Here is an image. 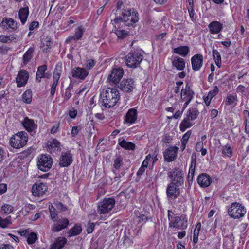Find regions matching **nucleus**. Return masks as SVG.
<instances>
[{
  "label": "nucleus",
  "mask_w": 249,
  "mask_h": 249,
  "mask_svg": "<svg viewBox=\"0 0 249 249\" xmlns=\"http://www.w3.org/2000/svg\"><path fill=\"white\" fill-rule=\"evenodd\" d=\"M143 51L140 49L129 52L125 57L127 67L133 69L138 68L143 59Z\"/></svg>",
  "instance_id": "3"
},
{
  "label": "nucleus",
  "mask_w": 249,
  "mask_h": 249,
  "mask_svg": "<svg viewBox=\"0 0 249 249\" xmlns=\"http://www.w3.org/2000/svg\"><path fill=\"white\" fill-rule=\"evenodd\" d=\"M82 232V227L80 225H75L73 228L70 230L68 232L69 236H76Z\"/></svg>",
  "instance_id": "34"
},
{
  "label": "nucleus",
  "mask_w": 249,
  "mask_h": 249,
  "mask_svg": "<svg viewBox=\"0 0 249 249\" xmlns=\"http://www.w3.org/2000/svg\"><path fill=\"white\" fill-rule=\"evenodd\" d=\"M95 227L94 223H88L87 225V231L88 233H91L93 232Z\"/></svg>",
  "instance_id": "57"
},
{
  "label": "nucleus",
  "mask_w": 249,
  "mask_h": 249,
  "mask_svg": "<svg viewBox=\"0 0 249 249\" xmlns=\"http://www.w3.org/2000/svg\"><path fill=\"white\" fill-rule=\"evenodd\" d=\"M246 213L245 207L238 202H233L228 210V213L230 216L234 219H239L243 217Z\"/></svg>",
  "instance_id": "4"
},
{
  "label": "nucleus",
  "mask_w": 249,
  "mask_h": 249,
  "mask_svg": "<svg viewBox=\"0 0 249 249\" xmlns=\"http://www.w3.org/2000/svg\"><path fill=\"white\" fill-rule=\"evenodd\" d=\"M95 64L94 60L90 59L86 60L85 62V66L86 68L90 70L92 69Z\"/></svg>",
  "instance_id": "52"
},
{
  "label": "nucleus",
  "mask_w": 249,
  "mask_h": 249,
  "mask_svg": "<svg viewBox=\"0 0 249 249\" xmlns=\"http://www.w3.org/2000/svg\"><path fill=\"white\" fill-rule=\"evenodd\" d=\"M56 205L57 208L61 211H65L67 209V208L65 206H64V205L62 203L60 202L57 203L56 204Z\"/></svg>",
  "instance_id": "61"
},
{
  "label": "nucleus",
  "mask_w": 249,
  "mask_h": 249,
  "mask_svg": "<svg viewBox=\"0 0 249 249\" xmlns=\"http://www.w3.org/2000/svg\"><path fill=\"white\" fill-rule=\"evenodd\" d=\"M61 71H62L60 67H56L54 70L53 75V82L50 89V94L52 97H53L55 94L56 88L58 85L59 80L61 76Z\"/></svg>",
  "instance_id": "13"
},
{
  "label": "nucleus",
  "mask_w": 249,
  "mask_h": 249,
  "mask_svg": "<svg viewBox=\"0 0 249 249\" xmlns=\"http://www.w3.org/2000/svg\"><path fill=\"white\" fill-rule=\"evenodd\" d=\"M168 177L171 182L177 184V186H181L184 183V174L179 168H174L168 172Z\"/></svg>",
  "instance_id": "6"
},
{
  "label": "nucleus",
  "mask_w": 249,
  "mask_h": 249,
  "mask_svg": "<svg viewBox=\"0 0 249 249\" xmlns=\"http://www.w3.org/2000/svg\"><path fill=\"white\" fill-rule=\"evenodd\" d=\"M18 15L21 23L22 24H24L27 20V18L29 15L28 7L27 6L26 7L21 8L19 10Z\"/></svg>",
  "instance_id": "30"
},
{
  "label": "nucleus",
  "mask_w": 249,
  "mask_h": 249,
  "mask_svg": "<svg viewBox=\"0 0 249 249\" xmlns=\"http://www.w3.org/2000/svg\"><path fill=\"white\" fill-rule=\"evenodd\" d=\"M134 81L131 78L123 79L118 86V88L124 92H131L134 89Z\"/></svg>",
  "instance_id": "11"
},
{
  "label": "nucleus",
  "mask_w": 249,
  "mask_h": 249,
  "mask_svg": "<svg viewBox=\"0 0 249 249\" xmlns=\"http://www.w3.org/2000/svg\"><path fill=\"white\" fill-rule=\"evenodd\" d=\"M69 221L67 218L60 219L57 223L53 224L51 231L53 232H57L61 230L65 229L68 225Z\"/></svg>",
  "instance_id": "20"
},
{
  "label": "nucleus",
  "mask_w": 249,
  "mask_h": 249,
  "mask_svg": "<svg viewBox=\"0 0 249 249\" xmlns=\"http://www.w3.org/2000/svg\"><path fill=\"white\" fill-rule=\"evenodd\" d=\"M24 127L29 132H32L37 127L34 121L26 117L22 122Z\"/></svg>",
  "instance_id": "26"
},
{
  "label": "nucleus",
  "mask_w": 249,
  "mask_h": 249,
  "mask_svg": "<svg viewBox=\"0 0 249 249\" xmlns=\"http://www.w3.org/2000/svg\"><path fill=\"white\" fill-rule=\"evenodd\" d=\"M102 105L107 108L114 107L120 99V94L116 89L108 88L100 94Z\"/></svg>",
  "instance_id": "1"
},
{
  "label": "nucleus",
  "mask_w": 249,
  "mask_h": 249,
  "mask_svg": "<svg viewBox=\"0 0 249 249\" xmlns=\"http://www.w3.org/2000/svg\"><path fill=\"white\" fill-rule=\"evenodd\" d=\"M29 78V73L25 70H20L16 78L18 87H21L26 85Z\"/></svg>",
  "instance_id": "14"
},
{
  "label": "nucleus",
  "mask_w": 249,
  "mask_h": 249,
  "mask_svg": "<svg viewBox=\"0 0 249 249\" xmlns=\"http://www.w3.org/2000/svg\"><path fill=\"white\" fill-rule=\"evenodd\" d=\"M124 73V70L120 67L114 68L112 69L111 73L109 75L108 79L110 82L116 85L122 78Z\"/></svg>",
  "instance_id": "10"
},
{
  "label": "nucleus",
  "mask_w": 249,
  "mask_h": 249,
  "mask_svg": "<svg viewBox=\"0 0 249 249\" xmlns=\"http://www.w3.org/2000/svg\"><path fill=\"white\" fill-rule=\"evenodd\" d=\"M218 88L217 86H214V89L213 90L209 91L207 97H208V98L212 99L218 93Z\"/></svg>",
  "instance_id": "51"
},
{
  "label": "nucleus",
  "mask_w": 249,
  "mask_h": 249,
  "mask_svg": "<svg viewBox=\"0 0 249 249\" xmlns=\"http://www.w3.org/2000/svg\"><path fill=\"white\" fill-rule=\"evenodd\" d=\"M213 56L215 60V64L220 68L221 64V57L220 53L216 50H213Z\"/></svg>",
  "instance_id": "37"
},
{
  "label": "nucleus",
  "mask_w": 249,
  "mask_h": 249,
  "mask_svg": "<svg viewBox=\"0 0 249 249\" xmlns=\"http://www.w3.org/2000/svg\"><path fill=\"white\" fill-rule=\"evenodd\" d=\"M197 181L201 187H207L211 184L212 179L207 174L202 173L198 176Z\"/></svg>",
  "instance_id": "19"
},
{
  "label": "nucleus",
  "mask_w": 249,
  "mask_h": 249,
  "mask_svg": "<svg viewBox=\"0 0 249 249\" xmlns=\"http://www.w3.org/2000/svg\"><path fill=\"white\" fill-rule=\"evenodd\" d=\"M47 146L50 152L61 150L60 143L56 139H53L52 141L48 142Z\"/></svg>",
  "instance_id": "24"
},
{
  "label": "nucleus",
  "mask_w": 249,
  "mask_h": 249,
  "mask_svg": "<svg viewBox=\"0 0 249 249\" xmlns=\"http://www.w3.org/2000/svg\"><path fill=\"white\" fill-rule=\"evenodd\" d=\"M178 148L176 146H171L163 153L164 160L167 162L174 160L177 156Z\"/></svg>",
  "instance_id": "15"
},
{
  "label": "nucleus",
  "mask_w": 249,
  "mask_h": 249,
  "mask_svg": "<svg viewBox=\"0 0 249 249\" xmlns=\"http://www.w3.org/2000/svg\"><path fill=\"white\" fill-rule=\"evenodd\" d=\"M80 128L78 126H73L71 130V135L72 137H75L80 131Z\"/></svg>",
  "instance_id": "59"
},
{
  "label": "nucleus",
  "mask_w": 249,
  "mask_h": 249,
  "mask_svg": "<svg viewBox=\"0 0 249 249\" xmlns=\"http://www.w3.org/2000/svg\"><path fill=\"white\" fill-rule=\"evenodd\" d=\"M210 32L211 34H218L223 29V24L217 21L211 22L208 25Z\"/></svg>",
  "instance_id": "23"
},
{
  "label": "nucleus",
  "mask_w": 249,
  "mask_h": 249,
  "mask_svg": "<svg viewBox=\"0 0 249 249\" xmlns=\"http://www.w3.org/2000/svg\"><path fill=\"white\" fill-rule=\"evenodd\" d=\"M139 20V14L138 12L133 11L131 12L129 9H123L121 16H116L113 21L115 24H118L123 22L127 26L133 25Z\"/></svg>",
  "instance_id": "2"
},
{
  "label": "nucleus",
  "mask_w": 249,
  "mask_h": 249,
  "mask_svg": "<svg viewBox=\"0 0 249 249\" xmlns=\"http://www.w3.org/2000/svg\"><path fill=\"white\" fill-rule=\"evenodd\" d=\"M39 23L37 21H33L29 25V29L30 31L34 30L35 28L37 27Z\"/></svg>",
  "instance_id": "63"
},
{
  "label": "nucleus",
  "mask_w": 249,
  "mask_h": 249,
  "mask_svg": "<svg viewBox=\"0 0 249 249\" xmlns=\"http://www.w3.org/2000/svg\"><path fill=\"white\" fill-rule=\"evenodd\" d=\"M179 186H177V184L174 183H169L166 189V194L168 198L171 199H175L178 197L180 195Z\"/></svg>",
  "instance_id": "12"
},
{
  "label": "nucleus",
  "mask_w": 249,
  "mask_h": 249,
  "mask_svg": "<svg viewBox=\"0 0 249 249\" xmlns=\"http://www.w3.org/2000/svg\"><path fill=\"white\" fill-rule=\"evenodd\" d=\"M222 153L225 156H227L228 157L231 158L232 156V150L230 147V146L228 145H226L224 146H223L222 148Z\"/></svg>",
  "instance_id": "40"
},
{
  "label": "nucleus",
  "mask_w": 249,
  "mask_h": 249,
  "mask_svg": "<svg viewBox=\"0 0 249 249\" xmlns=\"http://www.w3.org/2000/svg\"><path fill=\"white\" fill-rule=\"evenodd\" d=\"M116 36L119 38L123 39L128 35V32L124 30H116L115 32Z\"/></svg>",
  "instance_id": "44"
},
{
  "label": "nucleus",
  "mask_w": 249,
  "mask_h": 249,
  "mask_svg": "<svg viewBox=\"0 0 249 249\" xmlns=\"http://www.w3.org/2000/svg\"><path fill=\"white\" fill-rule=\"evenodd\" d=\"M121 147L126 150H134L135 148V144L130 142H127L123 140L119 142Z\"/></svg>",
  "instance_id": "33"
},
{
  "label": "nucleus",
  "mask_w": 249,
  "mask_h": 249,
  "mask_svg": "<svg viewBox=\"0 0 249 249\" xmlns=\"http://www.w3.org/2000/svg\"><path fill=\"white\" fill-rule=\"evenodd\" d=\"M235 100V97L233 95H228L225 101V104L226 105H232L234 101Z\"/></svg>",
  "instance_id": "54"
},
{
  "label": "nucleus",
  "mask_w": 249,
  "mask_h": 249,
  "mask_svg": "<svg viewBox=\"0 0 249 249\" xmlns=\"http://www.w3.org/2000/svg\"><path fill=\"white\" fill-rule=\"evenodd\" d=\"M49 209L51 217L53 221H56L58 219L57 212L56 209L52 205L49 206Z\"/></svg>",
  "instance_id": "39"
},
{
  "label": "nucleus",
  "mask_w": 249,
  "mask_h": 249,
  "mask_svg": "<svg viewBox=\"0 0 249 249\" xmlns=\"http://www.w3.org/2000/svg\"><path fill=\"white\" fill-rule=\"evenodd\" d=\"M193 94L194 93L190 87L187 85L185 89H182L181 90V99L185 100V99H188L189 97H191V99H192Z\"/></svg>",
  "instance_id": "29"
},
{
  "label": "nucleus",
  "mask_w": 249,
  "mask_h": 249,
  "mask_svg": "<svg viewBox=\"0 0 249 249\" xmlns=\"http://www.w3.org/2000/svg\"><path fill=\"white\" fill-rule=\"evenodd\" d=\"M196 164V155L195 153H193L191 156V162L189 170L192 169L195 170Z\"/></svg>",
  "instance_id": "53"
},
{
  "label": "nucleus",
  "mask_w": 249,
  "mask_h": 249,
  "mask_svg": "<svg viewBox=\"0 0 249 249\" xmlns=\"http://www.w3.org/2000/svg\"><path fill=\"white\" fill-rule=\"evenodd\" d=\"M66 242L67 239L65 237H59L56 239L54 243L60 249H61L64 247Z\"/></svg>",
  "instance_id": "43"
},
{
  "label": "nucleus",
  "mask_w": 249,
  "mask_h": 249,
  "mask_svg": "<svg viewBox=\"0 0 249 249\" xmlns=\"http://www.w3.org/2000/svg\"><path fill=\"white\" fill-rule=\"evenodd\" d=\"M53 159L49 155L42 154L38 158L37 166L39 170L47 172L52 167Z\"/></svg>",
  "instance_id": "9"
},
{
  "label": "nucleus",
  "mask_w": 249,
  "mask_h": 249,
  "mask_svg": "<svg viewBox=\"0 0 249 249\" xmlns=\"http://www.w3.org/2000/svg\"><path fill=\"white\" fill-rule=\"evenodd\" d=\"M115 204V201L114 198H105L99 202L98 213L100 214L108 213L114 207Z\"/></svg>",
  "instance_id": "7"
},
{
  "label": "nucleus",
  "mask_w": 249,
  "mask_h": 249,
  "mask_svg": "<svg viewBox=\"0 0 249 249\" xmlns=\"http://www.w3.org/2000/svg\"><path fill=\"white\" fill-rule=\"evenodd\" d=\"M46 70L47 66L46 65H42L38 67L37 71L36 73V82L38 83L40 82L41 78L43 77H46L47 78H49V76H46L45 73V72Z\"/></svg>",
  "instance_id": "28"
},
{
  "label": "nucleus",
  "mask_w": 249,
  "mask_h": 249,
  "mask_svg": "<svg viewBox=\"0 0 249 249\" xmlns=\"http://www.w3.org/2000/svg\"><path fill=\"white\" fill-rule=\"evenodd\" d=\"M34 52V48L33 47H30L26 52L23 56V62L24 64H27L30 61L33 57V53Z\"/></svg>",
  "instance_id": "32"
},
{
  "label": "nucleus",
  "mask_w": 249,
  "mask_h": 249,
  "mask_svg": "<svg viewBox=\"0 0 249 249\" xmlns=\"http://www.w3.org/2000/svg\"><path fill=\"white\" fill-rule=\"evenodd\" d=\"M7 185L6 184H1L0 185V195L4 193L7 190Z\"/></svg>",
  "instance_id": "62"
},
{
  "label": "nucleus",
  "mask_w": 249,
  "mask_h": 249,
  "mask_svg": "<svg viewBox=\"0 0 249 249\" xmlns=\"http://www.w3.org/2000/svg\"><path fill=\"white\" fill-rule=\"evenodd\" d=\"M84 32V29L82 26L78 27L75 31L74 35L76 36V37L79 39L82 37L83 33Z\"/></svg>",
  "instance_id": "49"
},
{
  "label": "nucleus",
  "mask_w": 249,
  "mask_h": 249,
  "mask_svg": "<svg viewBox=\"0 0 249 249\" xmlns=\"http://www.w3.org/2000/svg\"><path fill=\"white\" fill-rule=\"evenodd\" d=\"M189 121L190 120H188L186 117L181 122L180 128L182 131H184L187 128H189L192 125V124L189 122Z\"/></svg>",
  "instance_id": "42"
},
{
  "label": "nucleus",
  "mask_w": 249,
  "mask_h": 249,
  "mask_svg": "<svg viewBox=\"0 0 249 249\" xmlns=\"http://www.w3.org/2000/svg\"><path fill=\"white\" fill-rule=\"evenodd\" d=\"M37 239V234L35 232H30L28 235L27 241L28 244H34Z\"/></svg>",
  "instance_id": "41"
},
{
  "label": "nucleus",
  "mask_w": 249,
  "mask_h": 249,
  "mask_svg": "<svg viewBox=\"0 0 249 249\" xmlns=\"http://www.w3.org/2000/svg\"><path fill=\"white\" fill-rule=\"evenodd\" d=\"M172 63L173 66L179 71L183 70L185 66L184 60L178 56H175L173 58Z\"/></svg>",
  "instance_id": "27"
},
{
  "label": "nucleus",
  "mask_w": 249,
  "mask_h": 249,
  "mask_svg": "<svg viewBox=\"0 0 249 249\" xmlns=\"http://www.w3.org/2000/svg\"><path fill=\"white\" fill-rule=\"evenodd\" d=\"M0 249H14L13 247L10 244H2L0 247Z\"/></svg>",
  "instance_id": "64"
},
{
  "label": "nucleus",
  "mask_w": 249,
  "mask_h": 249,
  "mask_svg": "<svg viewBox=\"0 0 249 249\" xmlns=\"http://www.w3.org/2000/svg\"><path fill=\"white\" fill-rule=\"evenodd\" d=\"M137 118V111L136 109L131 108L128 110L125 115V122L127 123L133 124Z\"/></svg>",
  "instance_id": "25"
},
{
  "label": "nucleus",
  "mask_w": 249,
  "mask_h": 249,
  "mask_svg": "<svg viewBox=\"0 0 249 249\" xmlns=\"http://www.w3.org/2000/svg\"><path fill=\"white\" fill-rule=\"evenodd\" d=\"M72 161V156L70 152H63L60 158L59 165L63 167H68Z\"/></svg>",
  "instance_id": "16"
},
{
  "label": "nucleus",
  "mask_w": 249,
  "mask_h": 249,
  "mask_svg": "<svg viewBox=\"0 0 249 249\" xmlns=\"http://www.w3.org/2000/svg\"><path fill=\"white\" fill-rule=\"evenodd\" d=\"M188 226V220L186 215L181 214L180 216L173 218L169 223V227L174 228L179 230H185Z\"/></svg>",
  "instance_id": "8"
},
{
  "label": "nucleus",
  "mask_w": 249,
  "mask_h": 249,
  "mask_svg": "<svg viewBox=\"0 0 249 249\" xmlns=\"http://www.w3.org/2000/svg\"><path fill=\"white\" fill-rule=\"evenodd\" d=\"M32 93L30 90H26L22 95V99L24 103L29 104L32 101Z\"/></svg>",
  "instance_id": "38"
},
{
  "label": "nucleus",
  "mask_w": 249,
  "mask_h": 249,
  "mask_svg": "<svg viewBox=\"0 0 249 249\" xmlns=\"http://www.w3.org/2000/svg\"><path fill=\"white\" fill-rule=\"evenodd\" d=\"M11 224L10 217L3 219L0 216V227L4 228Z\"/></svg>",
  "instance_id": "45"
},
{
  "label": "nucleus",
  "mask_w": 249,
  "mask_h": 249,
  "mask_svg": "<svg viewBox=\"0 0 249 249\" xmlns=\"http://www.w3.org/2000/svg\"><path fill=\"white\" fill-rule=\"evenodd\" d=\"M13 210V207L9 204H5L1 207V212L5 214L10 213Z\"/></svg>",
  "instance_id": "46"
},
{
  "label": "nucleus",
  "mask_w": 249,
  "mask_h": 249,
  "mask_svg": "<svg viewBox=\"0 0 249 249\" xmlns=\"http://www.w3.org/2000/svg\"><path fill=\"white\" fill-rule=\"evenodd\" d=\"M47 190V186L44 183H36L33 185L32 192L35 196H39L44 194Z\"/></svg>",
  "instance_id": "17"
},
{
  "label": "nucleus",
  "mask_w": 249,
  "mask_h": 249,
  "mask_svg": "<svg viewBox=\"0 0 249 249\" xmlns=\"http://www.w3.org/2000/svg\"><path fill=\"white\" fill-rule=\"evenodd\" d=\"M71 73L73 77L84 80L89 74V72L84 68L76 67L72 70Z\"/></svg>",
  "instance_id": "21"
},
{
  "label": "nucleus",
  "mask_w": 249,
  "mask_h": 249,
  "mask_svg": "<svg viewBox=\"0 0 249 249\" xmlns=\"http://www.w3.org/2000/svg\"><path fill=\"white\" fill-rule=\"evenodd\" d=\"M192 69L195 71H198L203 64V56L200 54L194 55L191 58Z\"/></svg>",
  "instance_id": "18"
},
{
  "label": "nucleus",
  "mask_w": 249,
  "mask_h": 249,
  "mask_svg": "<svg viewBox=\"0 0 249 249\" xmlns=\"http://www.w3.org/2000/svg\"><path fill=\"white\" fill-rule=\"evenodd\" d=\"M0 27L3 30H7L9 28L16 30L17 28V24L11 18H4L0 23Z\"/></svg>",
  "instance_id": "22"
},
{
  "label": "nucleus",
  "mask_w": 249,
  "mask_h": 249,
  "mask_svg": "<svg viewBox=\"0 0 249 249\" xmlns=\"http://www.w3.org/2000/svg\"><path fill=\"white\" fill-rule=\"evenodd\" d=\"M191 132H190V131H188L185 134L183 135V136L181 140V143H183L184 145L185 143H187L188 140L191 135Z\"/></svg>",
  "instance_id": "55"
},
{
  "label": "nucleus",
  "mask_w": 249,
  "mask_h": 249,
  "mask_svg": "<svg viewBox=\"0 0 249 249\" xmlns=\"http://www.w3.org/2000/svg\"><path fill=\"white\" fill-rule=\"evenodd\" d=\"M195 171V170H193L192 169L189 170V173L187 176V180L189 186H191L193 182Z\"/></svg>",
  "instance_id": "50"
},
{
  "label": "nucleus",
  "mask_w": 249,
  "mask_h": 249,
  "mask_svg": "<svg viewBox=\"0 0 249 249\" xmlns=\"http://www.w3.org/2000/svg\"><path fill=\"white\" fill-rule=\"evenodd\" d=\"M27 141V134L25 132L20 131L11 138L10 142L14 148H20L26 144Z\"/></svg>",
  "instance_id": "5"
},
{
  "label": "nucleus",
  "mask_w": 249,
  "mask_h": 249,
  "mask_svg": "<svg viewBox=\"0 0 249 249\" xmlns=\"http://www.w3.org/2000/svg\"><path fill=\"white\" fill-rule=\"evenodd\" d=\"M203 148V142H198L196 146V150L197 151H200V150H202V148Z\"/></svg>",
  "instance_id": "60"
},
{
  "label": "nucleus",
  "mask_w": 249,
  "mask_h": 249,
  "mask_svg": "<svg viewBox=\"0 0 249 249\" xmlns=\"http://www.w3.org/2000/svg\"><path fill=\"white\" fill-rule=\"evenodd\" d=\"M199 112L196 108L189 109L188 111L187 119L189 120H194L197 118Z\"/></svg>",
  "instance_id": "35"
},
{
  "label": "nucleus",
  "mask_w": 249,
  "mask_h": 249,
  "mask_svg": "<svg viewBox=\"0 0 249 249\" xmlns=\"http://www.w3.org/2000/svg\"><path fill=\"white\" fill-rule=\"evenodd\" d=\"M73 89V85L71 83L69 86L65 89L64 94L63 95L64 101H68L72 95L71 91Z\"/></svg>",
  "instance_id": "36"
},
{
  "label": "nucleus",
  "mask_w": 249,
  "mask_h": 249,
  "mask_svg": "<svg viewBox=\"0 0 249 249\" xmlns=\"http://www.w3.org/2000/svg\"><path fill=\"white\" fill-rule=\"evenodd\" d=\"M122 159L119 156L114 160L113 166L115 169H118L120 168L122 165Z\"/></svg>",
  "instance_id": "47"
},
{
  "label": "nucleus",
  "mask_w": 249,
  "mask_h": 249,
  "mask_svg": "<svg viewBox=\"0 0 249 249\" xmlns=\"http://www.w3.org/2000/svg\"><path fill=\"white\" fill-rule=\"evenodd\" d=\"M245 115L247 114L248 117L246 118L245 121V132L246 133H249V112L248 111L245 110L243 112Z\"/></svg>",
  "instance_id": "48"
},
{
  "label": "nucleus",
  "mask_w": 249,
  "mask_h": 249,
  "mask_svg": "<svg viewBox=\"0 0 249 249\" xmlns=\"http://www.w3.org/2000/svg\"><path fill=\"white\" fill-rule=\"evenodd\" d=\"M138 218H139V222L143 223H145L148 220L151 219L150 216L145 214H140Z\"/></svg>",
  "instance_id": "56"
},
{
  "label": "nucleus",
  "mask_w": 249,
  "mask_h": 249,
  "mask_svg": "<svg viewBox=\"0 0 249 249\" xmlns=\"http://www.w3.org/2000/svg\"><path fill=\"white\" fill-rule=\"evenodd\" d=\"M189 52V48L187 46H180L173 49L174 53L178 54L183 57L186 56Z\"/></svg>",
  "instance_id": "31"
},
{
  "label": "nucleus",
  "mask_w": 249,
  "mask_h": 249,
  "mask_svg": "<svg viewBox=\"0 0 249 249\" xmlns=\"http://www.w3.org/2000/svg\"><path fill=\"white\" fill-rule=\"evenodd\" d=\"M187 8H188V12L189 13L190 17L192 21H195V19H194L195 12H194V7H192L191 6V7H188Z\"/></svg>",
  "instance_id": "58"
}]
</instances>
